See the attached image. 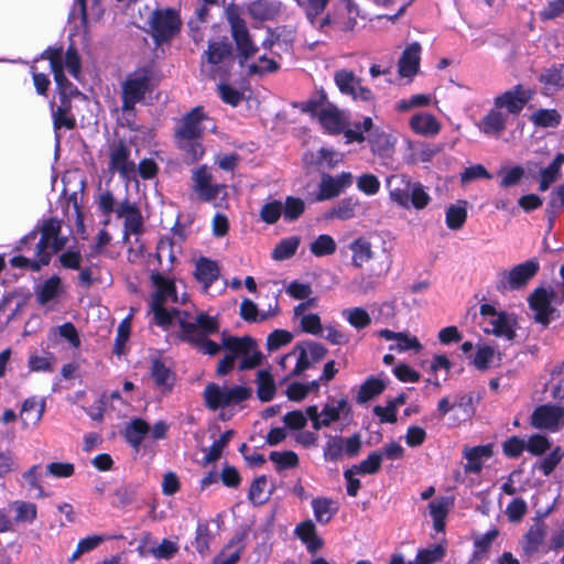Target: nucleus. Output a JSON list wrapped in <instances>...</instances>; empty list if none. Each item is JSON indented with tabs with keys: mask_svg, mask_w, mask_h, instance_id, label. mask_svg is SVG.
Returning <instances> with one entry per match:
<instances>
[{
	"mask_svg": "<svg viewBox=\"0 0 564 564\" xmlns=\"http://www.w3.org/2000/svg\"><path fill=\"white\" fill-rule=\"evenodd\" d=\"M151 282L154 291L151 296L150 310L153 313L154 323L163 328H169L176 322L181 328V338L200 352L209 356L216 355L219 346L208 339V336L219 329L216 317L205 313L196 316L186 311H180L174 305H183L188 301L185 291L180 292L175 280L160 272L152 273Z\"/></svg>",
	"mask_w": 564,
	"mask_h": 564,
	"instance_id": "f257e3e1",
	"label": "nucleus"
},
{
	"mask_svg": "<svg viewBox=\"0 0 564 564\" xmlns=\"http://www.w3.org/2000/svg\"><path fill=\"white\" fill-rule=\"evenodd\" d=\"M215 344L217 345V343ZM218 346L219 349L224 348L227 351L217 366V375L219 376H226L230 372L238 358L241 359L240 369L256 368L261 361V352L258 349L257 343L251 337H234L223 334L221 345L218 344Z\"/></svg>",
	"mask_w": 564,
	"mask_h": 564,
	"instance_id": "f03ea898",
	"label": "nucleus"
},
{
	"mask_svg": "<svg viewBox=\"0 0 564 564\" xmlns=\"http://www.w3.org/2000/svg\"><path fill=\"white\" fill-rule=\"evenodd\" d=\"M390 199L398 206L409 209L425 208L431 197L420 182H413L410 176L404 174L392 175L387 180Z\"/></svg>",
	"mask_w": 564,
	"mask_h": 564,
	"instance_id": "7ed1b4c3",
	"label": "nucleus"
},
{
	"mask_svg": "<svg viewBox=\"0 0 564 564\" xmlns=\"http://www.w3.org/2000/svg\"><path fill=\"white\" fill-rule=\"evenodd\" d=\"M154 86L152 67H141L129 74L121 86L122 112L133 116L137 104L142 102Z\"/></svg>",
	"mask_w": 564,
	"mask_h": 564,
	"instance_id": "20e7f679",
	"label": "nucleus"
},
{
	"mask_svg": "<svg viewBox=\"0 0 564 564\" xmlns=\"http://www.w3.org/2000/svg\"><path fill=\"white\" fill-rule=\"evenodd\" d=\"M61 221L55 218L45 220L41 227V238L35 243L34 254L39 258L36 263H33V270L37 271L43 265L48 264L53 253L62 250L67 239L59 236Z\"/></svg>",
	"mask_w": 564,
	"mask_h": 564,
	"instance_id": "39448f33",
	"label": "nucleus"
},
{
	"mask_svg": "<svg viewBox=\"0 0 564 564\" xmlns=\"http://www.w3.org/2000/svg\"><path fill=\"white\" fill-rule=\"evenodd\" d=\"M251 394L249 388L242 386H219L208 383L203 392L205 405L215 411L231 406L247 400Z\"/></svg>",
	"mask_w": 564,
	"mask_h": 564,
	"instance_id": "423d86ee",
	"label": "nucleus"
},
{
	"mask_svg": "<svg viewBox=\"0 0 564 564\" xmlns=\"http://www.w3.org/2000/svg\"><path fill=\"white\" fill-rule=\"evenodd\" d=\"M539 269L538 260L531 259L510 270H502L497 274L496 289L500 293L523 289L535 276Z\"/></svg>",
	"mask_w": 564,
	"mask_h": 564,
	"instance_id": "0eeeda50",
	"label": "nucleus"
},
{
	"mask_svg": "<svg viewBox=\"0 0 564 564\" xmlns=\"http://www.w3.org/2000/svg\"><path fill=\"white\" fill-rule=\"evenodd\" d=\"M480 315L486 319L484 330L497 337L512 340L516 336L517 319L513 314L498 312L490 304L480 305Z\"/></svg>",
	"mask_w": 564,
	"mask_h": 564,
	"instance_id": "6e6552de",
	"label": "nucleus"
},
{
	"mask_svg": "<svg viewBox=\"0 0 564 564\" xmlns=\"http://www.w3.org/2000/svg\"><path fill=\"white\" fill-rule=\"evenodd\" d=\"M227 20L238 50L239 63L243 66L249 58L256 55L258 46L252 41L246 22L240 18L236 9H228Z\"/></svg>",
	"mask_w": 564,
	"mask_h": 564,
	"instance_id": "1a4fd4ad",
	"label": "nucleus"
},
{
	"mask_svg": "<svg viewBox=\"0 0 564 564\" xmlns=\"http://www.w3.org/2000/svg\"><path fill=\"white\" fill-rule=\"evenodd\" d=\"M108 170L118 173L123 180H131L137 172V165L131 159V147L124 140H117L108 148Z\"/></svg>",
	"mask_w": 564,
	"mask_h": 564,
	"instance_id": "9d476101",
	"label": "nucleus"
},
{
	"mask_svg": "<svg viewBox=\"0 0 564 564\" xmlns=\"http://www.w3.org/2000/svg\"><path fill=\"white\" fill-rule=\"evenodd\" d=\"M334 80L339 91L351 97L355 101L373 104L376 100L372 90L361 84V79L352 72L345 68L334 74Z\"/></svg>",
	"mask_w": 564,
	"mask_h": 564,
	"instance_id": "9b49d317",
	"label": "nucleus"
},
{
	"mask_svg": "<svg viewBox=\"0 0 564 564\" xmlns=\"http://www.w3.org/2000/svg\"><path fill=\"white\" fill-rule=\"evenodd\" d=\"M214 121L204 112L203 107H195L186 113L176 129V139L202 138L206 130L214 131Z\"/></svg>",
	"mask_w": 564,
	"mask_h": 564,
	"instance_id": "f8f14e48",
	"label": "nucleus"
},
{
	"mask_svg": "<svg viewBox=\"0 0 564 564\" xmlns=\"http://www.w3.org/2000/svg\"><path fill=\"white\" fill-rule=\"evenodd\" d=\"M204 56L214 76L227 75L234 64L232 47L227 40L209 42Z\"/></svg>",
	"mask_w": 564,
	"mask_h": 564,
	"instance_id": "ddd939ff",
	"label": "nucleus"
},
{
	"mask_svg": "<svg viewBox=\"0 0 564 564\" xmlns=\"http://www.w3.org/2000/svg\"><path fill=\"white\" fill-rule=\"evenodd\" d=\"M150 28L156 43L167 42L180 31L181 20L173 10H156L151 15Z\"/></svg>",
	"mask_w": 564,
	"mask_h": 564,
	"instance_id": "4468645a",
	"label": "nucleus"
},
{
	"mask_svg": "<svg viewBox=\"0 0 564 564\" xmlns=\"http://www.w3.org/2000/svg\"><path fill=\"white\" fill-rule=\"evenodd\" d=\"M533 91L523 85H516L511 89L495 97L494 106L507 112L508 116H518L531 100Z\"/></svg>",
	"mask_w": 564,
	"mask_h": 564,
	"instance_id": "2eb2a0df",
	"label": "nucleus"
},
{
	"mask_svg": "<svg viewBox=\"0 0 564 564\" xmlns=\"http://www.w3.org/2000/svg\"><path fill=\"white\" fill-rule=\"evenodd\" d=\"M352 180L354 176L350 172H341L336 176L323 174L315 200L324 202L338 197L343 192L351 186Z\"/></svg>",
	"mask_w": 564,
	"mask_h": 564,
	"instance_id": "dca6fc26",
	"label": "nucleus"
},
{
	"mask_svg": "<svg viewBox=\"0 0 564 564\" xmlns=\"http://www.w3.org/2000/svg\"><path fill=\"white\" fill-rule=\"evenodd\" d=\"M531 424L540 430L557 432L564 426V408L556 405H540L531 415Z\"/></svg>",
	"mask_w": 564,
	"mask_h": 564,
	"instance_id": "f3484780",
	"label": "nucleus"
},
{
	"mask_svg": "<svg viewBox=\"0 0 564 564\" xmlns=\"http://www.w3.org/2000/svg\"><path fill=\"white\" fill-rule=\"evenodd\" d=\"M555 294L552 290L539 288L529 296L530 308L534 312L535 322L547 326L552 319L555 308L552 301Z\"/></svg>",
	"mask_w": 564,
	"mask_h": 564,
	"instance_id": "a211bd4d",
	"label": "nucleus"
},
{
	"mask_svg": "<svg viewBox=\"0 0 564 564\" xmlns=\"http://www.w3.org/2000/svg\"><path fill=\"white\" fill-rule=\"evenodd\" d=\"M358 17L359 8L354 0H340L336 6L332 20L323 19L321 28L332 22L338 30L349 32L355 29Z\"/></svg>",
	"mask_w": 564,
	"mask_h": 564,
	"instance_id": "6ab92c4d",
	"label": "nucleus"
},
{
	"mask_svg": "<svg viewBox=\"0 0 564 564\" xmlns=\"http://www.w3.org/2000/svg\"><path fill=\"white\" fill-rule=\"evenodd\" d=\"M42 57L50 61L51 69L54 74V79L59 90V98H69V96L77 94V89L73 86L72 83L68 82L64 75L62 64V47H50L42 54Z\"/></svg>",
	"mask_w": 564,
	"mask_h": 564,
	"instance_id": "aec40b11",
	"label": "nucleus"
},
{
	"mask_svg": "<svg viewBox=\"0 0 564 564\" xmlns=\"http://www.w3.org/2000/svg\"><path fill=\"white\" fill-rule=\"evenodd\" d=\"M376 335L386 340L393 341V344L389 346V349L394 350L397 352H405L409 350L419 352L423 348L417 337L411 335L408 332L397 333L390 329H381L378 330Z\"/></svg>",
	"mask_w": 564,
	"mask_h": 564,
	"instance_id": "412c9836",
	"label": "nucleus"
},
{
	"mask_svg": "<svg viewBox=\"0 0 564 564\" xmlns=\"http://www.w3.org/2000/svg\"><path fill=\"white\" fill-rule=\"evenodd\" d=\"M116 213L124 220V240H128L130 235H140L143 231L142 216L134 204L126 199L119 204Z\"/></svg>",
	"mask_w": 564,
	"mask_h": 564,
	"instance_id": "4be33fe9",
	"label": "nucleus"
},
{
	"mask_svg": "<svg viewBox=\"0 0 564 564\" xmlns=\"http://www.w3.org/2000/svg\"><path fill=\"white\" fill-rule=\"evenodd\" d=\"M494 455L492 444L466 446L463 449V457L467 460L464 470L467 474H479L484 464Z\"/></svg>",
	"mask_w": 564,
	"mask_h": 564,
	"instance_id": "5701e85b",
	"label": "nucleus"
},
{
	"mask_svg": "<svg viewBox=\"0 0 564 564\" xmlns=\"http://www.w3.org/2000/svg\"><path fill=\"white\" fill-rule=\"evenodd\" d=\"M422 46L413 42L405 47L398 61V73L401 77L412 79L419 72Z\"/></svg>",
	"mask_w": 564,
	"mask_h": 564,
	"instance_id": "b1692460",
	"label": "nucleus"
},
{
	"mask_svg": "<svg viewBox=\"0 0 564 564\" xmlns=\"http://www.w3.org/2000/svg\"><path fill=\"white\" fill-rule=\"evenodd\" d=\"M321 124L329 133L344 131L347 123V116L333 105H324L315 109Z\"/></svg>",
	"mask_w": 564,
	"mask_h": 564,
	"instance_id": "393cba45",
	"label": "nucleus"
},
{
	"mask_svg": "<svg viewBox=\"0 0 564 564\" xmlns=\"http://www.w3.org/2000/svg\"><path fill=\"white\" fill-rule=\"evenodd\" d=\"M194 188L198 196L206 202L217 198L221 186L213 183L212 174L204 165L193 172Z\"/></svg>",
	"mask_w": 564,
	"mask_h": 564,
	"instance_id": "a878e982",
	"label": "nucleus"
},
{
	"mask_svg": "<svg viewBox=\"0 0 564 564\" xmlns=\"http://www.w3.org/2000/svg\"><path fill=\"white\" fill-rule=\"evenodd\" d=\"M509 116L501 109L494 108L477 123L478 129L486 135L500 137L508 126Z\"/></svg>",
	"mask_w": 564,
	"mask_h": 564,
	"instance_id": "bb28decb",
	"label": "nucleus"
},
{
	"mask_svg": "<svg viewBox=\"0 0 564 564\" xmlns=\"http://www.w3.org/2000/svg\"><path fill=\"white\" fill-rule=\"evenodd\" d=\"M411 130L419 135L435 137L440 133L442 124L436 117L429 112H417L410 118Z\"/></svg>",
	"mask_w": 564,
	"mask_h": 564,
	"instance_id": "cd10ccee",
	"label": "nucleus"
},
{
	"mask_svg": "<svg viewBox=\"0 0 564 564\" xmlns=\"http://www.w3.org/2000/svg\"><path fill=\"white\" fill-rule=\"evenodd\" d=\"M45 401L36 397L28 398L23 403L20 411V419L23 427L36 426L44 414Z\"/></svg>",
	"mask_w": 564,
	"mask_h": 564,
	"instance_id": "c85d7f7f",
	"label": "nucleus"
},
{
	"mask_svg": "<svg viewBox=\"0 0 564 564\" xmlns=\"http://www.w3.org/2000/svg\"><path fill=\"white\" fill-rule=\"evenodd\" d=\"M282 4L278 0H254L247 7L250 17L258 21L275 19L281 12Z\"/></svg>",
	"mask_w": 564,
	"mask_h": 564,
	"instance_id": "c756f323",
	"label": "nucleus"
},
{
	"mask_svg": "<svg viewBox=\"0 0 564 564\" xmlns=\"http://www.w3.org/2000/svg\"><path fill=\"white\" fill-rule=\"evenodd\" d=\"M539 82L542 84L545 94L551 95L564 88V64L551 65L544 68Z\"/></svg>",
	"mask_w": 564,
	"mask_h": 564,
	"instance_id": "7c9ffc66",
	"label": "nucleus"
},
{
	"mask_svg": "<svg viewBox=\"0 0 564 564\" xmlns=\"http://www.w3.org/2000/svg\"><path fill=\"white\" fill-rule=\"evenodd\" d=\"M299 351L300 366L297 370H306L312 362L321 361L327 354L324 345L315 341H308L305 345H296Z\"/></svg>",
	"mask_w": 564,
	"mask_h": 564,
	"instance_id": "2f4dec72",
	"label": "nucleus"
},
{
	"mask_svg": "<svg viewBox=\"0 0 564 564\" xmlns=\"http://www.w3.org/2000/svg\"><path fill=\"white\" fill-rule=\"evenodd\" d=\"M314 518L319 524L328 523L339 510L338 502L328 497H317L311 502Z\"/></svg>",
	"mask_w": 564,
	"mask_h": 564,
	"instance_id": "473e14b6",
	"label": "nucleus"
},
{
	"mask_svg": "<svg viewBox=\"0 0 564 564\" xmlns=\"http://www.w3.org/2000/svg\"><path fill=\"white\" fill-rule=\"evenodd\" d=\"M295 535L306 545L310 553H316L323 547V540L317 535L312 520H305L296 525Z\"/></svg>",
	"mask_w": 564,
	"mask_h": 564,
	"instance_id": "72a5a7b5",
	"label": "nucleus"
},
{
	"mask_svg": "<svg viewBox=\"0 0 564 564\" xmlns=\"http://www.w3.org/2000/svg\"><path fill=\"white\" fill-rule=\"evenodd\" d=\"M564 165V153L558 152L554 160L539 173V191L545 192L550 186L562 177V166Z\"/></svg>",
	"mask_w": 564,
	"mask_h": 564,
	"instance_id": "f704fd0d",
	"label": "nucleus"
},
{
	"mask_svg": "<svg viewBox=\"0 0 564 564\" xmlns=\"http://www.w3.org/2000/svg\"><path fill=\"white\" fill-rule=\"evenodd\" d=\"M366 140L372 153L380 156L390 155L394 145V139L380 128H372Z\"/></svg>",
	"mask_w": 564,
	"mask_h": 564,
	"instance_id": "c9c22d12",
	"label": "nucleus"
},
{
	"mask_svg": "<svg viewBox=\"0 0 564 564\" xmlns=\"http://www.w3.org/2000/svg\"><path fill=\"white\" fill-rule=\"evenodd\" d=\"M351 251V264L355 268H362L365 263L373 259L372 243L366 237H358L349 245Z\"/></svg>",
	"mask_w": 564,
	"mask_h": 564,
	"instance_id": "e433bc0d",
	"label": "nucleus"
},
{
	"mask_svg": "<svg viewBox=\"0 0 564 564\" xmlns=\"http://www.w3.org/2000/svg\"><path fill=\"white\" fill-rule=\"evenodd\" d=\"M194 274L196 280L203 284L204 290L207 291L218 279L219 268L215 261L207 258H199L196 262Z\"/></svg>",
	"mask_w": 564,
	"mask_h": 564,
	"instance_id": "4c0bfd02",
	"label": "nucleus"
},
{
	"mask_svg": "<svg viewBox=\"0 0 564 564\" xmlns=\"http://www.w3.org/2000/svg\"><path fill=\"white\" fill-rule=\"evenodd\" d=\"M359 202L357 198L349 196L340 199L335 206L328 209L324 218L327 220L338 219L348 220L356 216Z\"/></svg>",
	"mask_w": 564,
	"mask_h": 564,
	"instance_id": "58836bf2",
	"label": "nucleus"
},
{
	"mask_svg": "<svg viewBox=\"0 0 564 564\" xmlns=\"http://www.w3.org/2000/svg\"><path fill=\"white\" fill-rule=\"evenodd\" d=\"M72 105L69 98L61 97L59 105L52 109V117L54 129L59 130L62 128L72 130L76 126V120L70 113Z\"/></svg>",
	"mask_w": 564,
	"mask_h": 564,
	"instance_id": "ea45409f",
	"label": "nucleus"
},
{
	"mask_svg": "<svg viewBox=\"0 0 564 564\" xmlns=\"http://www.w3.org/2000/svg\"><path fill=\"white\" fill-rule=\"evenodd\" d=\"M498 534V529L492 528L485 534L476 535L474 538V552L468 564H476L477 562L485 560Z\"/></svg>",
	"mask_w": 564,
	"mask_h": 564,
	"instance_id": "a19ab883",
	"label": "nucleus"
},
{
	"mask_svg": "<svg viewBox=\"0 0 564 564\" xmlns=\"http://www.w3.org/2000/svg\"><path fill=\"white\" fill-rule=\"evenodd\" d=\"M453 506V501L446 497L434 499L429 503L430 514L433 518L434 529L442 532L445 528V519Z\"/></svg>",
	"mask_w": 564,
	"mask_h": 564,
	"instance_id": "79ce46f5",
	"label": "nucleus"
},
{
	"mask_svg": "<svg viewBox=\"0 0 564 564\" xmlns=\"http://www.w3.org/2000/svg\"><path fill=\"white\" fill-rule=\"evenodd\" d=\"M500 361V352L487 344L477 345L476 354L473 359V365L481 371L489 369L495 364Z\"/></svg>",
	"mask_w": 564,
	"mask_h": 564,
	"instance_id": "37998d69",
	"label": "nucleus"
},
{
	"mask_svg": "<svg viewBox=\"0 0 564 564\" xmlns=\"http://www.w3.org/2000/svg\"><path fill=\"white\" fill-rule=\"evenodd\" d=\"M346 408L347 402L345 400L327 403L321 412V421H315V430L329 426L332 423L338 421Z\"/></svg>",
	"mask_w": 564,
	"mask_h": 564,
	"instance_id": "c03bdc74",
	"label": "nucleus"
},
{
	"mask_svg": "<svg viewBox=\"0 0 564 564\" xmlns=\"http://www.w3.org/2000/svg\"><path fill=\"white\" fill-rule=\"evenodd\" d=\"M546 534L545 524L542 521L535 522L524 536L523 550L527 554L538 551Z\"/></svg>",
	"mask_w": 564,
	"mask_h": 564,
	"instance_id": "a18cd8bd",
	"label": "nucleus"
},
{
	"mask_svg": "<svg viewBox=\"0 0 564 564\" xmlns=\"http://www.w3.org/2000/svg\"><path fill=\"white\" fill-rule=\"evenodd\" d=\"M10 508L14 511L13 523H32L37 517L36 505L29 501L15 500Z\"/></svg>",
	"mask_w": 564,
	"mask_h": 564,
	"instance_id": "49530a36",
	"label": "nucleus"
},
{
	"mask_svg": "<svg viewBox=\"0 0 564 564\" xmlns=\"http://www.w3.org/2000/svg\"><path fill=\"white\" fill-rule=\"evenodd\" d=\"M343 318L357 330L364 329L371 324L370 314L362 307L355 306L341 311Z\"/></svg>",
	"mask_w": 564,
	"mask_h": 564,
	"instance_id": "de8ad7c7",
	"label": "nucleus"
},
{
	"mask_svg": "<svg viewBox=\"0 0 564 564\" xmlns=\"http://www.w3.org/2000/svg\"><path fill=\"white\" fill-rule=\"evenodd\" d=\"M530 120L539 128H556L561 124L562 116L556 109H539L530 116Z\"/></svg>",
	"mask_w": 564,
	"mask_h": 564,
	"instance_id": "09e8293b",
	"label": "nucleus"
},
{
	"mask_svg": "<svg viewBox=\"0 0 564 564\" xmlns=\"http://www.w3.org/2000/svg\"><path fill=\"white\" fill-rule=\"evenodd\" d=\"M337 243L335 239L327 234L317 236L310 243V251L317 258L332 256L336 252Z\"/></svg>",
	"mask_w": 564,
	"mask_h": 564,
	"instance_id": "8fccbe9b",
	"label": "nucleus"
},
{
	"mask_svg": "<svg viewBox=\"0 0 564 564\" xmlns=\"http://www.w3.org/2000/svg\"><path fill=\"white\" fill-rule=\"evenodd\" d=\"M269 459L275 465L278 471L295 468L300 464L299 456L293 451H273L270 453Z\"/></svg>",
	"mask_w": 564,
	"mask_h": 564,
	"instance_id": "3c124183",
	"label": "nucleus"
},
{
	"mask_svg": "<svg viewBox=\"0 0 564 564\" xmlns=\"http://www.w3.org/2000/svg\"><path fill=\"white\" fill-rule=\"evenodd\" d=\"M200 139H176L178 148L185 153L186 160L191 163L200 160L205 153Z\"/></svg>",
	"mask_w": 564,
	"mask_h": 564,
	"instance_id": "603ef678",
	"label": "nucleus"
},
{
	"mask_svg": "<svg viewBox=\"0 0 564 564\" xmlns=\"http://www.w3.org/2000/svg\"><path fill=\"white\" fill-rule=\"evenodd\" d=\"M258 397L261 401L268 402L275 394V383L271 373L267 370H260L257 375Z\"/></svg>",
	"mask_w": 564,
	"mask_h": 564,
	"instance_id": "864d4df0",
	"label": "nucleus"
},
{
	"mask_svg": "<svg viewBox=\"0 0 564 564\" xmlns=\"http://www.w3.org/2000/svg\"><path fill=\"white\" fill-rule=\"evenodd\" d=\"M467 218L466 202L451 205L446 210V225L452 230L460 229Z\"/></svg>",
	"mask_w": 564,
	"mask_h": 564,
	"instance_id": "5fc2aeb1",
	"label": "nucleus"
},
{
	"mask_svg": "<svg viewBox=\"0 0 564 564\" xmlns=\"http://www.w3.org/2000/svg\"><path fill=\"white\" fill-rule=\"evenodd\" d=\"M386 388V383L378 378H369L366 380L357 394V402L365 403L376 395H379Z\"/></svg>",
	"mask_w": 564,
	"mask_h": 564,
	"instance_id": "6e6d98bb",
	"label": "nucleus"
},
{
	"mask_svg": "<svg viewBox=\"0 0 564 564\" xmlns=\"http://www.w3.org/2000/svg\"><path fill=\"white\" fill-rule=\"evenodd\" d=\"M151 377L155 384L163 391L171 389L173 383V377L171 370L159 360H154L151 367Z\"/></svg>",
	"mask_w": 564,
	"mask_h": 564,
	"instance_id": "4d7b16f0",
	"label": "nucleus"
},
{
	"mask_svg": "<svg viewBox=\"0 0 564 564\" xmlns=\"http://www.w3.org/2000/svg\"><path fill=\"white\" fill-rule=\"evenodd\" d=\"M149 431L150 426L147 422L134 420L126 429V438L133 447L138 448Z\"/></svg>",
	"mask_w": 564,
	"mask_h": 564,
	"instance_id": "13d9d810",
	"label": "nucleus"
},
{
	"mask_svg": "<svg viewBox=\"0 0 564 564\" xmlns=\"http://www.w3.org/2000/svg\"><path fill=\"white\" fill-rule=\"evenodd\" d=\"M301 243V239L297 236L289 237L281 240L274 248L272 252V258L274 260H285L295 254L299 246Z\"/></svg>",
	"mask_w": 564,
	"mask_h": 564,
	"instance_id": "bf43d9fd",
	"label": "nucleus"
},
{
	"mask_svg": "<svg viewBox=\"0 0 564 564\" xmlns=\"http://www.w3.org/2000/svg\"><path fill=\"white\" fill-rule=\"evenodd\" d=\"M61 279L58 276H52L46 280L37 291V301L42 305H46L53 301L61 291Z\"/></svg>",
	"mask_w": 564,
	"mask_h": 564,
	"instance_id": "052dcab7",
	"label": "nucleus"
},
{
	"mask_svg": "<svg viewBox=\"0 0 564 564\" xmlns=\"http://www.w3.org/2000/svg\"><path fill=\"white\" fill-rule=\"evenodd\" d=\"M283 215V203L278 199H271L264 203L260 210V219L268 224H275Z\"/></svg>",
	"mask_w": 564,
	"mask_h": 564,
	"instance_id": "680f3d73",
	"label": "nucleus"
},
{
	"mask_svg": "<svg viewBox=\"0 0 564 564\" xmlns=\"http://www.w3.org/2000/svg\"><path fill=\"white\" fill-rule=\"evenodd\" d=\"M382 463V453L372 452L366 459L351 466L359 475H375L379 471Z\"/></svg>",
	"mask_w": 564,
	"mask_h": 564,
	"instance_id": "e2e57ef3",
	"label": "nucleus"
},
{
	"mask_svg": "<svg viewBox=\"0 0 564 564\" xmlns=\"http://www.w3.org/2000/svg\"><path fill=\"white\" fill-rule=\"evenodd\" d=\"M373 128V121L370 117H365L361 122L355 123L352 128L345 130V137L348 142H364L367 138L366 132H370Z\"/></svg>",
	"mask_w": 564,
	"mask_h": 564,
	"instance_id": "0e129e2a",
	"label": "nucleus"
},
{
	"mask_svg": "<svg viewBox=\"0 0 564 564\" xmlns=\"http://www.w3.org/2000/svg\"><path fill=\"white\" fill-rule=\"evenodd\" d=\"M305 210V203L303 199L294 196H288L283 204V217L288 221H294L301 217Z\"/></svg>",
	"mask_w": 564,
	"mask_h": 564,
	"instance_id": "69168bd1",
	"label": "nucleus"
},
{
	"mask_svg": "<svg viewBox=\"0 0 564 564\" xmlns=\"http://www.w3.org/2000/svg\"><path fill=\"white\" fill-rule=\"evenodd\" d=\"M269 498L268 480L265 476L256 478L249 489V499L257 505L265 502Z\"/></svg>",
	"mask_w": 564,
	"mask_h": 564,
	"instance_id": "338daca9",
	"label": "nucleus"
},
{
	"mask_svg": "<svg viewBox=\"0 0 564 564\" xmlns=\"http://www.w3.org/2000/svg\"><path fill=\"white\" fill-rule=\"evenodd\" d=\"M104 541H105V536H102V535H89V536L82 539L78 542L76 550L69 557V561L70 562L77 561L83 554L95 550Z\"/></svg>",
	"mask_w": 564,
	"mask_h": 564,
	"instance_id": "774afa93",
	"label": "nucleus"
}]
</instances>
